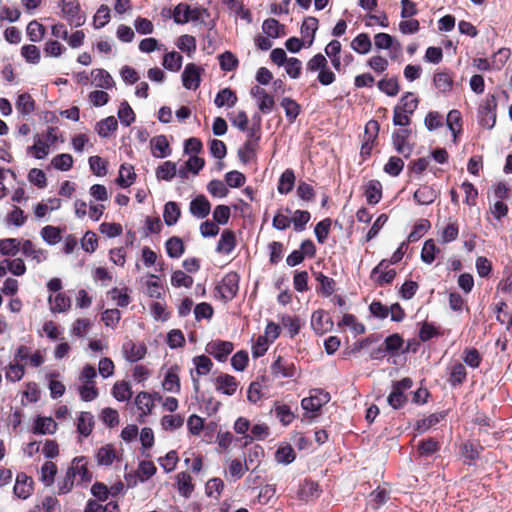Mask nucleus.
Wrapping results in <instances>:
<instances>
[{
    "label": "nucleus",
    "instance_id": "nucleus-1",
    "mask_svg": "<svg viewBox=\"0 0 512 512\" xmlns=\"http://www.w3.org/2000/svg\"><path fill=\"white\" fill-rule=\"evenodd\" d=\"M57 7L60 9V17L75 28L81 27L86 22V14L81 9L77 0H57Z\"/></svg>",
    "mask_w": 512,
    "mask_h": 512
},
{
    "label": "nucleus",
    "instance_id": "nucleus-2",
    "mask_svg": "<svg viewBox=\"0 0 512 512\" xmlns=\"http://www.w3.org/2000/svg\"><path fill=\"white\" fill-rule=\"evenodd\" d=\"M208 16L207 10L200 7L191 8L189 5L180 3L173 10V20L177 24L188 22L204 23V17Z\"/></svg>",
    "mask_w": 512,
    "mask_h": 512
},
{
    "label": "nucleus",
    "instance_id": "nucleus-3",
    "mask_svg": "<svg viewBox=\"0 0 512 512\" xmlns=\"http://www.w3.org/2000/svg\"><path fill=\"white\" fill-rule=\"evenodd\" d=\"M329 400V393L317 389L313 390L309 397H305L301 400V407L307 413H312V415L308 416L309 418H314L316 413L319 412L322 406L328 403Z\"/></svg>",
    "mask_w": 512,
    "mask_h": 512
},
{
    "label": "nucleus",
    "instance_id": "nucleus-4",
    "mask_svg": "<svg viewBox=\"0 0 512 512\" xmlns=\"http://www.w3.org/2000/svg\"><path fill=\"white\" fill-rule=\"evenodd\" d=\"M239 289V275L236 272L226 274L216 286V291L224 301L232 300Z\"/></svg>",
    "mask_w": 512,
    "mask_h": 512
},
{
    "label": "nucleus",
    "instance_id": "nucleus-5",
    "mask_svg": "<svg viewBox=\"0 0 512 512\" xmlns=\"http://www.w3.org/2000/svg\"><path fill=\"white\" fill-rule=\"evenodd\" d=\"M192 361L195 369L191 370L190 375L194 391L197 393L200 390L199 377L207 375L211 371L213 363L211 359L205 355L195 356Z\"/></svg>",
    "mask_w": 512,
    "mask_h": 512
},
{
    "label": "nucleus",
    "instance_id": "nucleus-6",
    "mask_svg": "<svg viewBox=\"0 0 512 512\" xmlns=\"http://www.w3.org/2000/svg\"><path fill=\"white\" fill-rule=\"evenodd\" d=\"M14 361L21 364H29L32 367H39L44 363V356L41 351L31 352L28 346L20 345L14 354Z\"/></svg>",
    "mask_w": 512,
    "mask_h": 512
},
{
    "label": "nucleus",
    "instance_id": "nucleus-7",
    "mask_svg": "<svg viewBox=\"0 0 512 512\" xmlns=\"http://www.w3.org/2000/svg\"><path fill=\"white\" fill-rule=\"evenodd\" d=\"M203 72L204 70L200 66L188 63L181 75L183 86L188 90H196L200 86Z\"/></svg>",
    "mask_w": 512,
    "mask_h": 512
},
{
    "label": "nucleus",
    "instance_id": "nucleus-8",
    "mask_svg": "<svg viewBox=\"0 0 512 512\" xmlns=\"http://www.w3.org/2000/svg\"><path fill=\"white\" fill-rule=\"evenodd\" d=\"M234 345L230 341L215 340L206 345V352L220 362L226 361L232 353Z\"/></svg>",
    "mask_w": 512,
    "mask_h": 512
},
{
    "label": "nucleus",
    "instance_id": "nucleus-9",
    "mask_svg": "<svg viewBox=\"0 0 512 512\" xmlns=\"http://www.w3.org/2000/svg\"><path fill=\"white\" fill-rule=\"evenodd\" d=\"M67 471L72 476L75 477V480L77 481V483L89 482L92 478L91 473L87 469V463H86L84 457L74 458Z\"/></svg>",
    "mask_w": 512,
    "mask_h": 512
},
{
    "label": "nucleus",
    "instance_id": "nucleus-10",
    "mask_svg": "<svg viewBox=\"0 0 512 512\" xmlns=\"http://www.w3.org/2000/svg\"><path fill=\"white\" fill-rule=\"evenodd\" d=\"M311 327L315 333L321 335L332 329L333 322L324 310L319 309L311 316Z\"/></svg>",
    "mask_w": 512,
    "mask_h": 512
},
{
    "label": "nucleus",
    "instance_id": "nucleus-11",
    "mask_svg": "<svg viewBox=\"0 0 512 512\" xmlns=\"http://www.w3.org/2000/svg\"><path fill=\"white\" fill-rule=\"evenodd\" d=\"M411 134V130L404 128L393 133L392 140L396 151L404 157H409L412 147L407 143V139Z\"/></svg>",
    "mask_w": 512,
    "mask_h": 512
},
{
    "label": "nucleus",
    "instance_id": "nucleus-12",
    "mask_svg": "<svg viewBox=\"0 0 512 512\" xmlns=\"http://www.w3.org/2000/svg\"><path fill=\"white\" fill-rule=\"evenodd\" d=\"M388 266L389 262L382 260L371 272V278L375 279L379 285L391 283L396 276L394 269L387 270Z\"/></svg>",
    "mask_w": 512,
    "mask_h": 512
},
{
    "label": "nucleus",
    "instance_id": "nucleus-13",
    "mask_svg": "<svg viewBox=\"0 0 512 512\" xmlns=\"http://www.w3.org/2000/svg\"><path fill=\"white\" fill-rule=\"evenodd\" d=\"M272 373L282 378H293L297 375V368L292 361L278 357L271 366Z\"/></svg>",
    "mask_w": 512,
    "mask_h": 512
},
{
    "label": "nucleus",
    "instance_id": "nucleus-14",
    "mask_svg": "<svg viewBox=\"0 0 512 512\" xmlns=\"http://www.w3.org/2000/svg\"><path fill=\"white\" fill-rule=\"evenodd\" d=\"M14 495L20 499H27L33 492V480L25 473H19L13 488Z\"/></svg>",
    "mask_w": 512,
    "mask_h": 512
},
{
    "label": "nucleus",
    "instance_id": "nucleus-15",
    "mask_svg": "<svg viewBox=\"0 0 512 512\" xmlns=\"http://www.w3.org/2000/svg\"><path fill=\"white\" fill-rule=\"evenodd\" d=\"M161 396L158 393L154 395L147 392H140L135 397V405L137 409L140 411L141 416H147L152 412L154 407V401L160 400Z\"/></svg>",
    "mask_w": 512,
    "mask_h": 512
},
{
    "label": "nucleus",
    "instance_id": "nucleus-16",
    "mask_svg": "<svg viewBox=\"0 0 512 512\" xmlns=\"http://www.w3.org/2000/svg\"><path fill=\"white\" fill-rule=\"evenodd\" d=\"M21 252L26 258L34 260L37 264L45 261L48 252L42 248H38L31 240L22 241Z\"/></svg>",
    "mask_w": 512,
    "mask_h": 512
},
{
    "label": "nucleus",
    "instance_id": "nucleus-17",
    "mask_svg": "<svg viewBox=\"0 0 512 512\" xmlns=\"http://www.w3.org/2000/svg\"><path fill=\"white\" fill-rule=\"evenodd\" d=\"M189 210L194 217L203 219L209 215L211 204L204 195H198L190 202Z\"/></svg>",
    "mask_w": 512,
    "mask_h": 512
},
{
    "label": "nucleus",
    "instance_id": "nucleus-18",
    "mask_svg": "<svg viewBox=\"0 0 512 512\" xmlns=\"http://www.w3.org/2000/svg\"><path fill=\"white\" fill-rule=\"evenodd\" d=\"M215 387L217 391L231 396L236 392L238 388V382L235 377L229 374H222L216 378Z\"/></svg>",
    "mask_w": 512,
    "mask_h": 512
},
{
    "label": "nucleus",
    "instance_id": "nucleus-19",
    "mask_svg": "<svg viewBox=\"0 0 512 512\" xmlns=\"http://www.w3.org/2000/svg\"><path fill=\"white\" fill-rule=\"evenodd\" d=\"M152 155L156 158H165L171 154L169 142L164 135H158L150 140Z\"/></svg>",
    "mask_w": 512,
    "mask_h": 512
},
{
    "label": "nucleus",
    "instance_id": "nucleus-20",
    "mask_svg": "<svg viewBox=\"0 0 512 512\" xmlns=\"http://www.w3.org/2000/svg\"><path fill=\"white\" fill-rule=\"evenodd\" d=\"M236 247V237L233 231L224 230L216 246V252L219 254H230Z\"/></svg>",
    "mask_w": 512,
    "mask_h": 512
},
{
    "label": "nucleus",
    "instance_id": "nucleus-21",
    "mask_svg": "<svg viewBox=\"0 0 512 512\" xmlns=\"http://www.w3.org/2000/svg\"><path fill=\"white\" fill-rule=\"evenodd\" d=\"M48 303L52 313H65L71 307V299L64 293L50 295Z\"/></svg>",
    "mask_w": 512,
    "mask_h": 512
},
{
    "label": "nucleus",
    "instance_id": "nucleus-22",
    "mask_svg": "<svg viewBox=\"0 0 512 512\" xmlns=\"http://www.w3.org/2000/svg\"><path fill=\"white\" fill-rule=\"evenodd\" d=\"M364 195L370 205H376L382 198V185L378 180H369L364 186Z\"/></svg>",
    "mask_w": 512,
    "mask_h": 512
},
{
    "label": "nucleus",
    "instance_id": "nucleus-23",
    "mask_svg": "<svg viewBox=\"0 0 512 512\" xmlns=\"http://www.w3.org/2000/svg\"><path fill=\"white\" fill-rule=\"evenodd\" d=\"M438 196V192L429 185H422L414 192V199L420 205L432 204Z\"/></svg>",
    "mask_w": 512,
    "mask_h": 512
},
{
    "label": "nucleus",
    "instance_id": "nucleus-24",
    "mask_svg": "<svg viewBox=\"0 0 512 512\" xmlns=\"http://www.w3.org/2000/svg\"><path fill=\"white\" fill-rule=\"evenodd\" d=\"M123 353L128 361L136 362L145 356L146 347L143 344L128 341L123 345Z\"/></svg>",
    "mask_w": 512,
    "mask_h": 512
},
{
    "label": "nucleus",
    "instance_id": "nucleus-25",
    "mask_svg": "<svg viewBox=\"0 0 512 512\" xmlns=\"http://www.w3.org/2000/svg\"><path fill=\"white\" fill-rule=\"evenodd\" d=\"M57 429V423L51 417L38 416L34 421L33 432L35 434H53Z\"/></svg>",
    "mask_w": 512,
    "mask_h": 512
},
{
    "label": "nucleus",
    "instance_id": "nucleus-26",
    "mask_svg": "<svg viewBox=\"0 0 512 512\" xmlns=\"http://www.w3.org/2000/svg\"><path fill=\"white\" fill-rule=\"evenodd\" d=\"M92 84L98 88L110 89L114 85L112 76L104 69H94L91 72Z\"/></svg>",
    "mask_w": 512,
    "mask_h": 512
},
{
    "label": "nucleus",
    "instance_id": "nucleus-27",
    "mask_svg": "<svg viewBox=\"0 0 512 512\" xmlns=\"http://www.w3.org/2000/svg\"><path fill=\"white\" fill-rule=\"evenodd\" d=\"M176 483L179 494L189 498L194 490L191 476L186 472H180L176 475Z\"/></svg>",
    "mask_w": 512,
    "mask_h": 512
},
{
    "label": "nucleus",
    "instance_id": "nucleus-28",
    "mask_svg": "<svg viewBox=\"0 0 512 512\" xmlns=\"http://www.w3.org/2000/svg\"><path fill=\"white\" fill-rule=\"evenodd\" d=\"M236 102L237 96L230 88H224L220 90L214 99V104L218 108H222L225 106L228 108H232L233 106H235Z\"/></svg>",
    "mask_w": 512,
    "mask_h": 512
},
{
    "label": "nucleus",
    "instance_id": "nucleus-29",
    "mask_svg": "<svg viewBox=\"0 0 512 512\" xmlns=\"http://www.w3.org/2000/svg\"><path fill=\"white\" fill-rule=\"evenodd\" d=\"M136 178L133 166L122 164L119 169V175L116 179L117 184L122 188L130 187Z\"/></svg>",
    "mask_w": 512,
    "mask_h": 512
},
{
    "label": "nucleus",
    "instance_id": "nucleus-30",
    "mask_svg": "<svg viewBox=\"0 0 512 512\" xmlns=\"http://www.w3.org/2000/svg\"><path fill=\"white\" fill-rule=\"evenodd\" d=\"M50 147L43 137L36 135L34 144L28 147V153H32L36 159H44L50 153Z\"/></svg>",
    "mask_w": 512,
    "mask_h": 512
},
{
    "label": "nucleus",
    "instance_id": "nucleus-31",
    "mask_svg": "<svg viewBox=\"0 0 512 512\" xmlns=\"http://www.w3.org/2000/svg\"><path fill=\"white\" fill-rule=\"evenodd\" d=\"M94 427V417L90 412H81L77 418V430L84 436L88 437Z\"/></svg>",
    "mask_w": 512,
    "mask_h": 512
},
{
    "label": "nucleus",
    "instance_id": "nucleus-32",
    "mask_svg": "<svg viewBox=\"0 0 512 512\" xmlns=\"http://www.w3.org/2000/svg\"><path fill=\"white\" fill-rule=\"evenodd\" d=\"M163 389L168 392L178 393L180 391V379L177 374V367H171L163 380Z\"/></svg>",
    "mask_w": 512,
    "mask_h": 512
},
{
    "label": "nucleus",
    "instance_id": "nucleus-33",
    "mask_svg": "<svg viewBox=\"0 0 512 512\" xmlns=\"http://www.w3.org/2000/svg\"><path fill=\"white\" fill-rule=\"evenodd\" d=\"M118 122L114 116H109L96 124V131L100 137L107 138L117 130Z\"/></svg>",
    "mask_w": 512,
    "mask_h": 512
},
{
    "label": "nucleus",
    "instance_id": "nucleus-34",
    "mask_svg": "<svg viewBox=\"0 0 512 512\" xmlns=\"http://www.w3.org/2000/svg\"><path fill=\"white\" fill-rule=\"evenodd\" d=\"M497 107V101L496 97L494 95H488L484 101V103L481 105L480 113L482 115H487L490 120L491 124L487 123L488 128H492L495 125L496 122V110Z\"/></svg>",
    "mask_w": 512,
    "mask_h": 512
},
{
    "label": "nucleus",
    "instance_id": "nucleus-35",
    "mask_svg": "<svg viewBox=\"0 0 512 512\" xmlns=\"http://www.w3.org/2000/svg\"><path fill=\"white\" fill-rule=\"evenodd\" d=\"M181 211L176 202L169 201L164 206L163 218L167 226H173L178 222Z\"/></svg>",
    "mask_w": 512,
    "mask_h": 512
},
{
    "label": "nucleus",
    "instance_id": "nucleus-36",
    "mask_svg": "<svg viewBox=\"0 0 512 512\" xmlns=\"http://www.w3.org/2000/svg\"><path fill=\"white\" fill-rule=\"evenodd\" d=\"M162 290L159 277L155 274H150L145 282V293L151 298L159 299L162 297Z\"/></svg>",
    "mask_w": 512,
    "mask_h": 512
},
{
    "label": "nucleus",
    "instance_id": "nucleus-37",
    "mask_svg": "<svg viewBox=\"0 0 512 512\" xmlns=\"http://www.w3.org/2000/svg\"><path fill=\"white\" fill-rule=\"evenodd\" d=\"M284 25L280 24L276 19L274 18H268L266 19L262 24V30L263 32L271 38H278L282 35H284Z\"/></svg>",
    "mask_w": 512,
    "mask_h": 512
},
{
    "label": "nucleus",
    "instance_id": "nucleus-38",
    "mask_svg": "<svg viewBox=\"0 0 512 512\" xmlns=\"http://www.w3.org/2000/svg\"><path fill=\"white\" fill-rule=\"evenodd\" d=\"M351 48L359 54H367L372 48L370 37L366 33H360L351 42Z\"/></svg>",
    "mask_w": 512,
    "mask_h": 512
},
{
    "label": "nucleus",
    "instance_id": "nucleus-39",
    "mask_svg": "<svg viewBox=\"0 0 512 512\" xmlns=\"http://www.w3.org/2000/svg\"><path fill=\"white\" fill-rule=\"evenodd\" d=\"M16 109L24 116L30 115L35 109V102L31 95L28 93L18 95Z\"/></svg>",
    "mask_w": 512,
    "mask_h": 512
},
{
    "label": "nucleus",
    "instance_id": "nucleus-40",
    "mask_svg": "<svg viewBox=\"0 0 512 512\" xmlns=\"http://www.w3.org/2000/svg\"><path fill=\"white\" fill-rule=\"evenodd\" d=\"M317 29H318V19L317 18H315V17L305 18V20L303 21L302 26H301V34H302L303 38L309 39L308 46L312 45Z\"/></svg>",
    "mask_w": 512,
    "mask_h": 512
},
{
    "label": "nucleus",
    "instance_id": "nucleus-41",
    "mask_svg": "<svg viewBox=\"0 0 512 512\" xmlns=\"http://www.w3.org/2000/svg\"><path fill=\"white\" fill-rule=\"evenodd\" d=\"M264 455V450L261 446L255 445L251 447L245 457V469H255L258 467L261 458Z\"/></svg>",
    "mask_w": 512,
    "mask_h": 512
},
{
    "label": "nucleus",
    "instance_id": "nucleus-42",
    "mask_svg": "<svg viewBox=\"0 0 512 512\" xmlns=\"http://www.w3.org/2000/svg\"><path fill=\"white\" fill-rule=\"evenodd\" d=\"M443 418L444 414L442 413L431 414L425 418L417 420L415 429L418 433L422 434L438 424Z\"/></svg>",
    "mask_w": 512,
    "mask_h": 512
},
{
    "label": "nucleus",
    "instance_id": "nucleus-43",
    "mask_svg": "<svg viewBox=\"0 0 512 512\" xmlns=\"http://www.w3.org/2000/svg\"><path fill=\"white\" fill-rule=\"evenodd\" d=\"M177 173L176 163L165 161L156 169V177L159 180L171 181Z\"/></svg>",
    "mask_w": 512,
    "mask_h": 512
},
{
    "label": "nucleus",
    "instance_id": "nucleus-44",
    "mask_svg": "<svg viewBox=\"0 0 512 512\" xmlns=\"http://www.w3.org/2000/svg\"><path fill=\"white\" fill-rule=\"evenodd\" d=\"M280 104L285 111V116L287 117L288 121L293 123L300 114V105L289 97H284Z\"/></svg>",
    "mask_w": 512,
    "mask_h": 512
},
{
    "label": "nucleus",
    "instance_id": "nucleus-45",
    "mask_svg": "<svg viewBox=\"0 0 512 512\" xmlns=\"http://www.w3.org/2000/svg\"><path fill=\"white\" fill-rule=\"evenodd\" d=\"M22 242L17 238H6L0 240V254L15 256L21 249Z\"/></svg>",
    "mask_w": 512,
    "mask_h": 512
},
{
    "label": "nucleus",
    "instance_id": "nucleus-46",
    "mask_svg": "<svg viewBox=\"0 0 512 512\" xmlns=\"http://www.w3.org/2000/svg\"><path fill=\"white\" fill-rule=\"evenodd\" d=\"M116 457L115 449L111 444H107L98 449L96 460L99 465L109 466L114 462Z\"/></svg>",
    "mask_w": 512,
    "mask_h": 512
},
{
    "label": "nucleus",
    "instance_id": "nucleus-47",
    "mask_svg": "<svg viewBox=\"0 0 512 512\" xmlns=\"http://www.w3.org/2000/svg\"><path fill=\"white\" fill-rule=\"evenodd\" d=\"M295 183V174L293 170L286 169L282 175L280 176L278 182V192L280 194H288L294 187Z\"/></svg>",
    "mask_w": 512,
    "mask_h": 512
},
{
    "label": "nucleus",
    "instance_id": "nucleus-48",
    "mask_svg": "<svg viewBox=\"0 0 512 512\" xmlns=\"http://www.w3.org/2000/svg\"><path fill=\"white\" fill-rule=\"evenodd\" d=\"M433 82L435 87L442 93L449 92L453 86V78L446 71L435 73Z\"/></svg>",
    "mask_w": 512,
    "mask_h": 512
},
{
    "label": "nucleus",
    "instance_id": "nucleus-49",
    "mask_svg": "<svg viewBox=\"0 0 512 512\" xmlns=\"http://www.w3.org/2000/svg\"><path fill=\"white\" fill-rule=\"evenodd\" d=\"M112 395L118 401H127L132 397L131 387L126 381H117L112 387Z\"/></svg>",
    "mask_w": 512,
    "mask_h": 512
},
{
    "label": "nucleus",
    "instance_id": "nucleus-50",
    "mask_svg": "<svg viewBox=\"0 0 512 512\" xmlns=\"http://www.w3.org/2000/svg\"><path fill=\"white\" fill-rule=\"evenodd\" d=\"M374 44L377 49H400V43L387 33H378L374 36Z\"/></svg>",
    "mask_w": 512,
    "mask_h": 512
},
{
    "label": "nucleus",
    "instance_id": "nucleus-51",
    "mask_svg": "<svg viewBox=\"0 0 512 512\" xmlns=\"http://www.w3.org/2000/svg\"><path fill=\"white\" fill-rule=\"evenodd\" d=\"M296 458V454L292 446L286 444L278 447L275 453V460L277 463L288 465Z\"/></svg>",
    "mask_w": 512,
    "mask_h": 512
},
{
    "label": "nucleus",
    "instance_id": "nucleus-52",
    "mask_svg": "<svg viewBox=\"0 0 512 512\" xmlns=\"http://www.w3.org/2000/svg\"><path fill=\"white\" fill-rule=\"evenodd\" d=\"M182 61V56L178 52L172 51L164 55L163 66L169 71L177 72L182 66Z\"/></svg>",
    "mask_w": 512,
    "mask_h": 512
},
{
    "label": "nucleus",
    "instance_id": "nucleus-53",
    "mask_svg": "<svg viewBox=\"0 0 512 512\" xmlns=\"http://www.w3.org/2000/svg\"><path fill=\"white\" fill-rule=\"evenodd\" d=\"M166 251L169 257L179 258L184 253V244L179 237L173 236L166 241Z\"/></svg>",
    "mask_w": 512,
    "mask_h": 512
},
{
    "label": "nucleus",
    "instance_id": "nucleus-54",
    "mask_svg": "<svg viewBox=\"0 0 512 512\" xmlns=\"http://www.w3.org/2000/svg\"><path fill=\"white\" fill-rule=\"evenodd\" d=\"M73 162V157L70 154L62 153L52 158L51 165L56 170L68 171L72 168Z\"/></svg>",
    "mask_w": 512,
    "mask_h": 512
},
{
    "label": "nucleus",
    "instance_id": "nucleus-55",
    "mask_svg": "<svg viewBox=\"0 0 512 512\" xmlns=\"http://www.w3.org/2000/svg\"><path fill=\"white\" fill-rule=\"evenodd\" d=\"M40 234L48 245H55L61 240V230L55 226L47 225L43 227Z\"/></svg>",
    "mask_w": 512,
    "mask_h": 512
},
{
    "label": "nucleus",
    "instance_id": "nucleus-56",
    "mask_svg": "<svg viewBox=\"0 0 512 512\" xmlns=\"http://www.w3.org/2000/svg\"><path fill=\"white\" fill-rule=\"evenodd\" d=\"M110 9L107 5H101L93 16V26L95 29H101L110 21Z\"/></svg>",
    "mask_w": 512,
    "mask_h": 512
},
{
    "label": "nucleus",
    "instance_id": "nucleus-57",
    "mask_svg": "<svg viewBox=\"0 0 512 512\" xmlns=\"http://www.w3.org/2000/svg\"><path fill=\"white\" fill-rule=\"evenodd\" d=\"M41 481L45 486H51L57 473V466L51 461H46L40 470Z\"/></svg>",
    "mask_w": 512,
    "mask_h": 512
},
{
    "label": "nucleus",
    "instance_id": "nucleus-58",
    "mask_svg": "<svg viewBox=\"0 0 512 512\" xmlns=\"http://www.w3.org/2000/svg\"><path fill=\"white\" fill-rule=\"evenodd\" d=\"M118 118L122 125L128 127L135 121V113L128 104V102L123 101L120 104L118 110Z\"/></svg>",
    "mask_w": 512,
    "mask_h": 512
},
{
    "label": "nucleus",
    "instance_id": "nucleus-59",
    "mask_svg": "<svg viewBox=\"0 0 512 512\" xmlns=\"http://www.w3.org/2000/svg\"><path fill=\"white\" fill-rule=\"evenodd\" d=\"M21 55L30 64H38L40 62V49L33 44L22 46Z\"/></svg>",
    "mask_w": 512,
    "mask_h": 512
},
{
    "label": "nucleus",
    "instance_id": "nucleus-60",
    "mask_svg": "<svg viewBox=\"0 0 512 512\" xmlns=\"http://www.w3.org/2000/svg\"><path fill=\"white\" fill-rule=\"evenodd\" d=\"M274 412L276 417L279 419V421L284 425L287 426L295 418L294 413L291 411L290 407L288 405H276L274 408Z\"/></svg>",
    "mask_w": 512,
    "mask_h": 512
},
{
    "label": "nucleus",
    "instance_id": "nucleus-61",
    "mask_svg": "<svg viewBox=\"0 0 512 512\" xmlns=\"http://www.w3.org/2000/svg\"><path fill=\"white\" fill-rule=\"evenodd\" d=\"M25 374L24 364L10 363L6 368V379L12 382L20 381Z\"/></svg>",
    "mask_w": 512,
    "mask_h": 512
},
{
    "label": "nucleus",
    "instance_id": "nucleus-62",
    "mask_svg": "<svg viewBox=\"0 0 512 512\" xmlns=\"http://www.w3.org/2000/svg\"><path fill=\"white\" fill-rule=\"evenodd\" d=\"M430 222L426 219L419 220L408 235V242L418 241L430 228Z\"/></svg>",
    "mask_w": 512,
    "mask_h": 512
},
{
    "label": "nucleus",
    "instance_id": "nucleus-63",
    "mask_svg": "<svg viewBox=\"0 0 512 512\" xmlns=\"http://www.w3.org/2000/svg\"><path fill=\"white\" fill-rule=\"evenodd\" d=\"M44 26L36 20L31 21L26 28V33L30 41L39 42L44 36Z\"/></svg>",
    "mask_w": 512,
    "mask_h": 512
},
{
    "label": "nucleus",
    "instance_id": "nucleus-64",
    "mask_svg": "<svg viewBox=\"0 0 512 512\" xmlns=\"http://www.w3.org/2000/svg\"><path fill=\"white\" fill-rule=\"evenodd\" d=\"M238 59L235 55L229 51H226L219 55V64L223 71L230 72L237 68Z\"/></svg>",
    "mask_w": 512,
    "mask_h": 512
}]
</instances>
